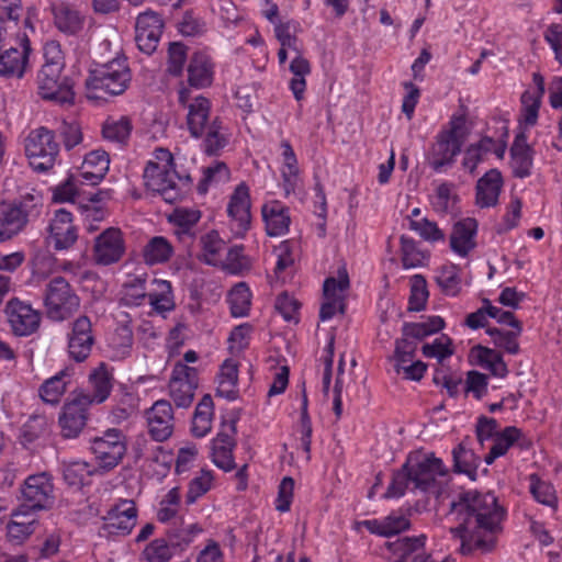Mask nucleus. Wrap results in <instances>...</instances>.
I'll list each match as a JSON object with an SVG mask.
<instances>
[{"instance_id": "f257e3e1", "label": "nucleus", "mask_w": 562, "mask_h": 562, "mask_svg": "<svg viewBox=\"0 0 562 562\" xmlns=\"http://www.w3.org/2000/svg\"><path fill=\"white\" fill-rule=\"evenodd\" d=\"M450 514L458 522L451 532L461 541L460 552L471 555L494 549L507 513L494 493L467 491L451 503Z\"/></svg>"}, {"instance_id": "f03ea898", "label": "nucleus", "mask_w": 562, "mask_h": 562, "mask_svg": "<svg viewBox=\"0 0 562 562\" xmlns=\"http://www.w3.org/2000/svg\"><path fill=\"white\" fill-rule=\"evenodd\" d=\"M143 177L146 188L159 194L167 203H176L184 194L182 179L177 173L173 156L167 148L159 147L154 150L153 159L147 161Z\"/></svg>"}, {"instance_id": "7ed1b4c3", "label": "nucleus", "mask_w": 562, "mask_h": 562, "mask_svg": "<svg viewBox=\"0 0 562 562\" xmlns=\"http://www.w3.org/2000/svg\"><path fill=\"white\" fill-rule=\"evenodd\" d=\"M468 136L467 115L452 114L448 123L438 132L430 147L428 161L432 170L442 172L451 167L461 154Z\"/></svg>"}, {"instance_id": "20e7f679", "label": "nucleus", "mask_w": 562, "mask_h": 562, "mask_svg": "<svg viewBox=\"0 0 562 562\" xmlns=\"http://www.w3.org/2000/svg\"><path fill=\"white\" fill-rule=\"evenodd\" d=\"M132 74L126 58H116L89 71L86 95L89 100L108 101L127 89Z\"/></svg>"}, {"instance_id": "39448f33", "label": "nucleus", "mask_w": 562, "mask_h": 562, "mask_svg": "<svg viewBox=\"0 0 562 562\" xmlns=\"http://www.w3.org/2000/svg\"><path fill=\"white\" fill-rule=\"evenodd\" d=\"M42 199L26 193L11 202H0V243L12 239L27 225L31 217L40 214Z\"/></svg>"}, {"instance_id": "423d86ee", "label": "nucleus", "mask_w": 562, "mask_h": 562, "mask_svg": "<svg viewBox=\"0 0 562 562\" xmlns=\"http://www.w3.org/2000/svg\"><path fill=\"white\" fill-rule=\"evenodd\" d=\"M406 463L409 464L412 491H418L426 495H438L440 493L441 486L438 477L448 474V469L440 458L430 452L422 458L409 457Z\"/></svg>"}, {"instance_id": "0eeeda50", "label": "nucleus", "mask_w": 562, "mask_h": 562, "mask_svg": "<svg viewBox=\"0 0 562 562\" xmlns=\"http://www.w3.org/2000/svg\"><path fill=\"white\" fill-rule=\"evenodd\" d=\"M44 305L48 318L61 322L69 318L80 306V299L64 277H54L47 283Z\"/></svg>"}, {"instance_id": "6e6552de", "label": "nucleus", "mask_w": 562, "mask_h": 562, "mask_svg": "<svg viewBox=\"0 0 562 562\" xmlns=\"http://www.w3.org/2000/svg\"><path fill=\"white\" fill-rule=\"evenodd\" d=\"M25 153L34 170L48 171L59 155V143L55 133L44 126L33 130L25 140Z\"/></svg>"}, {"instance_id": "1a4fd4ad", "label": "nucleus", "mask_w": 562, "mask_h": 562, "mask_svg": "<svg viewBox=\"0 0 562 562\" xmlns=\"http://www.w3.org/2000/svg\"><path fill=\"white\" fill-rule=\"evenodd\" d=\"M251 198L250 188L245 182L238 183L228 198L226 214L228 227L236 238H243L251 225Z\"/></svg>"}, {"instance_id": "9d476101", "label": "nucleus", "mask_w": 562, "mask_h": 562, "mask_svg": "<svg viewBox=\"0 0 562 562\" xmlns=\"http://www.w3.org/2000/svg\"><path fill=\"white\" fill-rule=\"evenodd\" d=\"M350 286L348 271L339 268L337 277H328L323 284L324 301L319 310V318L323 322L331 319L337 313H345L346 297Z\"/></svg>"}, {"instance_id": "9b49d317", "label": "nucleus", "mask_w": 562, "mask_h": 562, "mask_svg": "<svg viewBox=\"0 0 562 562\" xmlns=\"http://www.w3.org/2000/svg\"><path fill=\"white\" fill-rule=\"evenodd\" d=\"M60 69L42 66L37 74V89L42 99L58 104H72L75 92L72 82L68 77H61Z\"/></svg>"}, {"instance_id": "f8f14e48", "label": "nucleus", "mask_w": 562, "mask_h": 562, "mask_svg": "<svg viewBox=\"0 0 562 562\" xmlns=\"http://www.w3.org/2000/svg\"><path fill=\"white\" fill-rule=\"evenodd\" d=\"M90 449L98 465L111 470L121 462L126 452L125 436L119 429H108L102 436L91 440Z\"/></svg>"}, {"instance_id": "ddd939ff", "label": "nucleus", "mask_w": 562, "mask_h": 562, "mask_svg": "<svg viewBox=\"0 0 562 562\" xmlns=\"http://www.w3.org/2000/svg\"><path fill=\"white\" fill-rule=\"evenodd\" d=\"M178 101L187 109L186 123L190 135L194 138H202L205 134V127L212 122L210 99L203 95L190 99L188 89L181 88L178 93Z\"/></svg>"}, {"instance_id": "4468645a", "label": "nucleus", "mask_w": 562, "mask_h": 562, "mask_svg": "<svg viewBox=\"0 0 562 562\" xmlns=\"http://www.w3.org/2000/svg\"><path fill=\"white\" fill-rule=\"evenodd\" d=\"M198 370L181 361L175 363L169 381V393L178 407H189L198 387Z\"/></svg>"}, {"instance_id": "2eb2a0df", "label": "nucleus", "mask_w": 562, "mask_h": 562, "mask_svg": "<svg viewBox=\"0 0 562 562\" xmlns=\"http://www.w3.org/2000/svg\"><path fill=\"white\" fill-rule=\"evenodd\" d=\"M506 143L484 135L477 142L469 144L463 150L461 167L471 176L476 173L477 167L487 161L491 155L502 160L506 153Z\"/></svg>"}, {"instance_id": "dca6fc26", "label": "nucleus", "mask_w": 562, "mask_h": 562, "mask_svg": "<svg viewBox=\"0 0 562 562\" xmlns=\"http://www.w3.org/2000/svg\"><path fill=\"white\" fill-rule=\"evenodd\" d=\"M236 419L224 420L211 445L213 463L225 472L235 469L234 449L236 447Z\"/></svg>"}, {"instance_id": "f3484780", "label": "nucleus", "mask_w": 562, "mask_h": 562, "mask_svg": "<svg viewBox=\"0 0 562 562\" xmlns=\"http://www.w3.org/2000/svg\"><path fill=\"white\" fill-rule=\"evenodd\" d=\"M125 254V240L120 228L109 227L94 239L93 259L100 266L119 262Z\"/></svg>"}, {"instance_id": "a211bd4d", "label": "nucleus", "mask_w": 562, "mask_h": 562, "mask_svg": "<svg viewBox=\"0 0 562 562\" xmlns=\"http://www.w3.org/2000/svg\"><path fill=\"white\" fill-rule=\"evenodd\" d=\"M5 314L10 327L16 336H30L40 327V312L16 297L7 303Z\"/></svg>"}, {"instance_id": "6ab92c4d", "label": "nucleus", "mask_w": 562, "mask_h": 562, "mask_svg": "<svg viewBox=\"0 0 562 562\" xmlns=\"http://www.w3.org/2000/svg\"><path fill=\"white\" fill-rule=\"evenodd\" d=\"M53 491L54 485L48 473L27 476L21 488L24 506L30 509L47 508L53 503Z\"/></svg>"}, {"instance_id": "aec40b11", "label": "nucleus", "mask_w": 562, "mask_h": 562, "mask_svg": "<svg viewBox=\"0 0 562 562\" xmlns=\"http://www.w3.org/2000/svg\"><path fill=\"white\" fill-rule=\"evenodd\" d=\"M31 53V43L26 33L14 41L0 53V77L21 78L25 71V66Z\"/></svg>"}, {"instance_id": "412c9836", "label": "nucleus", "mask_w": 562, "mask_h": 562, "mask_svg": "<svg viewBox=\"0 0 562 562\" xmlns=\"http://www.w3.org/2000/svg\"><path fill=\"white\" fill-rule=\"evenodd\" d=\"M104 519L103 531L111 536H127L137 521V507L133 501L120 499L112 506Z\"/></svg>"}, {"instance_id": "4be33fe9", "label": "nucleus", "mask_w": 562, "mask_h": 562, "mask_svg": "<svg viewBox=\"0 0 562 562\" xmlns=\"http://www.w3.org/2000/svg\"><path fill=\"white\" fill-rule=\"evenodd\" d=\"M164 21L161 16L154 11L139 13L135 25V42L139 50L150 55L160 41L162 34Z\"/></svg>"}, {"instance_id": "5701e85b", "label": "nucleus", "mask_w": 562, "mask_h": 562, "mask_svg": "<svg viewBox=\"0 0 562 562\" xmlns=\"http://www.w3.org/2000/svg\"><path fill=\"white\" fill-rule=\"evenodd\" d=\"M89 407L88 398L77 395L64 405L58 418L63 437L70 439L79 436L86 426Z\"/></svg>"}, {"instance_id": "b1692460", "label": "nucleus", "mask_w": 562, "mask_h": 562, "mask_svg": "<svg viewBox=\"0 0 562 562\" xmlns=\"http://www.w3.org/2000/svg\"><path fill=\"white\" fill-rule=\"evenodd\" d=\"M53 23L57 31L65 36H79L85 30L87 18L74 4L56 1L50 5Z\"/></svg>"}, {"instance_id": "393cba45", "label": "nucleus", "mask_w": 562, "mask_h": 562, "mask_svg": "<svg viewBox=\"0 0 562 562\" xmlns=\"http://www.w3.org/2000/svg\"><path fill=\"white\" fill-rule=\"evenodd\" d=\"M148 432L158 442L167 440L173 432L175 417L171 404L166 400L156 401L146 411Z\"/></svg>"}, {"instance_id": "a878e982", "label": "nucleus", "mask_w": 562, "mask_h": 562, "mask_svg": "<svg viewBox=\"0 0 562 562\" xmlns=\"http://www.w3.org/2000/svg\"><path fill=\"white\" fill-rule=\"evenodd\" d=\"M94 344L91 321L88 316H79L71 325L68 334V352L71 359L77 362L85 361Z\"/></svg>"}, {"instance_id": "bb28decb", "label": "nucleus", "mask_w": 562, "mask_h": 562, "mask_svg": "<svg viewBox=\"0 0 562 562\" xmlns=\"http://www.w3.org/2000/svg\"><path fill=\"white\" fill-rule=\"evenodd\" d=\"M49 238L56 250L71 248L78 239V228L72 213L66 209L56 210L49 223Z\"/></svg>"}, {"instance_id": "cd10ccee", "label": "nucleus", "mask_w": 562, "mask_h": 562, "mask_svg": "<svg viewBox=\"0 0 562 562\" xmlns=\"http://www.w3.org/2000/svg\"><path fill=\"white\" fill-rule=\"evenodd\" d=\"M533 87L522 92L520 97L519 123L532 127L539 119V111L546 92L544 78L539 72L532 74Z\"/></svg>"}, {"instance_id": "c85d7f7f", "label": "nucleus", "mask_w": 562, "mask_h": 562, "mask_svg": "<svg viewBox=\"0 0 562 562\" xmlns=\"http://www.w3.org/2000/svg\"><path fill=\"white\" fill-rule=\"evenodd\" d=\"M479 224L473 217L457 221L449 237L451 251L460 258H467L476 248Z\"/></svg>"}, {"instance_id": "c756f323", "label": "nucleus", "mask_w": 562, "mask_h": 562, "mask_svg": "<svg viewBox=\"0 0 562 562\" xmlns=\"http://www.w3.org/2000/svg\"><path fill=\"white\" fill-rule=\"evenodd\" d=\"M282 162L280 166L281 181L279 187L283 192L284 198H289L294 194L296 189L300 187L301 171L296 154L288 139H282L280 143Z\"/></svg>"}, {"instance_id": "7c9ffc66", "label": "nucleus", "mask_w": 562, "mask_h": 562, "mask_svg": "<svg viewBox=\"0 0 562 562\" xmlns=\"http://www.w3.org/2000/svg\"><path fill=\"white\" fill-rule=\"evenodd\" d=\"M261 216L266 233L270 237L284 236L290 231V209L279 200H270L262 204Z\"/></svg>"}, {"instance_id": "2f4dec72", "label": "nucleus", "mask_w": 562, "mask_h": 562, "mask_svg": "<svg viewBox=\"0 0 562 562\" xmlns=\"http://www.w3.org/2000/svg\"><path fill=\"white\" fill-rule=\"evenodd\" d=\"M504 178L497 168L487 170L476 182L475 204L480 209L494 207L499 202Z\"/></svg>"}, {"instance_id": "473e14b6", "label": "nucleus", "mask_w": 562, "mask_h": 562, "mask_svg": "<svg viewBox=\"0 0 562 562\" xmlns=\"http://www.w3.org/2000/svg\"><path fill=\"white\" fill-rule=\"evenodd\" d=\"M359 524L372 535L391 538L395 535L408 530L411 527V519L406 514L398 510L391 512L385 517L366 519Z\"/></svg>"}, {"instance_id": "72a5a7b5", "label": "nucleus", "mask_w": 562, "mask_h": 562, "mask_svg": "<svg viewBox=\"0 0 562 562\" xmlns=\"http://www.w3.org/2000/svg\"><path fill=\"white\" fill-rule=\"evenodd\" d=\"M188 82L195 89L207 88L213 83L215 64L212 57L204 52H195L188 64Z\"/></svg>"}, {"instance_id": "f704fd0d", "label": "nucleus", "mask_w": 562, "mask_h": 562, "mask_svg": "<svg viewBox=\"0 0 562 562\" xmlns=\"http://www.w3.org/2000/svg\"><path fill=\"white\" fill-rule=\"evenodd\" d=\"M533 154L527 136L524 133L517 134L510 147V168L515 178L525 179L531 176Z\"/></svg>"}, {"instance_id": "c9c22d12", "label": "nucleus", "mask_w": 562, "mask_h": 562, "mask_svg": "<svg viewBox=\"0 0 562 562\" xmlns=\"http://www.w3.org/2000/svg\"><path fill=\"white\" fill-rule=\"evenodd\" d=\"M89 384L91 385L92 393H79L77 396L87 397L89 405L101 404L105 402L109 398L113 387L112 370L105 363H100L89 374Z\"/></svg>"}, {"instance_id": "e433bc0d", "label": "nucleus", "mask_w": 562, "mask_h": 562, "mask_svg": "<svg viewBox=\"0 0 562 562\" xmlns=\"http://www.w3.org/2000/svg\"><path fill=\"white\" fill-rule=\"evenodd\" d=\"M109 154L103 149H94L86 154L79 171L81 182L98 184L109 170Z\"/></svg>"}, {"instance_id": "4c0bfd02", "label": "nucleus", "mask_w": 562, "mask_h": 562, "mask_svg": "<svg viewBox=\"0 0 562 562\" xmlns=\"http://www.w3.org/2000/svg\"><path fill=\"white\" fill-rule=\"evenodd\" d=\"M469 358L473 364L487 370L496 378H505L508 373L503 356L495 349L476 345L471 348Z\"/></svg>"}, {"instance_id": "58836bf2", "label": "nucleus", "mask_w": 562, "mask_h": 562, "mask_svg": "<svg viewBox=\"0 0 562 562\" xmlns=\"http://www.w3.org/2000/svg\"><path fill=\"white\" fill-rule=\"evenodd\" d=\"M525 439L522 430L516 426H506L493 439L490 451L484 457V462L492 465L498 458L504 457L508 450Z\"/></svg>"}, {"instance_id": "ea45409f", "label": "nucleus", "mask_w": 562, "mask_h": 562, "mask_svg": "<svg viewBox=\"0 0 562 562\" xmlns=\"http://www.w3.org/2000/svg\"><path fill=\"white\" fill-rule=\"evenodd\" d=\"M216 395L228 401L238 397V366L233 359H226L216 376Z\"/></svg>"}, {"instance_id": "a19ab883", "label": "nucleus", "mask_w": 562, "mask_h": 562, "mask_svg": "<svg viewBox=\"0 0 562 562\" xmlns=\"http://www.w3.org/2000/svg\"><path fill=\"white\" fill-rule=\"evenodd\" d=\"M427 536L420 533L418 536H405L387 543L389 551L396 557L401 562L411 561L414 557L425 553V546Z\"/></svg>"}, {"instance_id": "79ce46f5", "label": "nucleus", "mask_w": 562, "mask_h": 562, "mask_svg": "<svg viewBox=\"0 0 562 562\" xmlns=\"http://www.w3.org/2000/svg\"><path fill=\"white\" fill-rule=\"evenodd\" d=\"M70 382V370H60L42 383L38 389V395L46 404L56 405L60 402Z\"/></svg>"}, {"instance_id": "37998d69", "label": "nucleus", "mask_w": 562, "mask_h": 562, "mask_svg": "<svg viewBox=\"0 0 562 562\" xmlns=\"http://www.w3.org/2000/svg\"><path fill=\"white\" fill-rule=\"evenodd\" d=\"M453 471L467 475L471 481H476L481 458L464 442L458 443L452 450Z\"/></svg>"}, {"instance_id": "c03bdc74", "label": "nucleus", "mask_w": 562, "mask_h": 562, "mask_svg": "<svg viewBox=\"0 0 562 562\" xmlns=\"http://www.w3.org/2000/svg\"><path fill=\"white\" fill-rule=\"evenodd\" d=\"M133 130L128 116H109L102 124V136L105 140L123 147L127 144Z\"/></svg>"}, {"instance_id": "a18cd8bd", "label": "nucleus", "mask_w": 562, "mask_h": 562, "mask_svg": "<svg viewBox=\"0 0 562 562\" xmlns=\"http://www.w3.org/2000/svg\"><path fill=\"white\" fill-rule=\"evenodd\" d=\"M289 69L293 77L289 81V89L294 99L300 102L305 98L306 77L311 74L312 67L310 61L299 52L291 60Z\"/></svg>"}, {"instance_id": "49530a36", "label": "nucleus", "mask_w": 562, "mask_h": 562, "mask_svg": "<svg viewBox=\"0 0 562 562\" xmlns=\"http://www.w3.org/2000/svg\"><path fill=\"white\" fill-rule=\"evenodd\" d=\"M214 403L211 395L205 394L198 403L191 424V432L195 438H203L212 430Z\"/></svg>"}, {"instance_id": "de8ad7c7", "label": "nucleus", "mask_w": 562, "mask_h": 562, "mask_svg": "<svg viewBox=\"0 0 562 562\" xmlns=\"http://www.w3.org/2000/svg\"><path fill=\"white\" fill-rule=\"evenodd\" d=\"M148 303L159 314L175 308L173 293L170 281L154 279L148 290Z\"/></svg>"}, {"instance_id": "09e8293b", "label": "nucleus", "mask_w": 562, "mask_h": 562, "mask_svg": "<svg viewBox=\"0 0 562 562\" xmlns=\"http://www.w3.org/2000/svg\"><path fill=\"white\" fill-rule=\"evenodd\" d=\"M203 151L209 156H217L228 145L229 138L223 122L220 117H214L210 125L205 127V134L202 136Z\"/></svg>"}, {"instance_id": "8fccbe9b", "label": "nucleus", "mask_w": 562, "mask_h": 562, "mask_svg": "<svg viewBox=\"0 0 562 562\" xmlns=\"http://www.w3.org/2000/svg\"><path fill=\"white\" fill-rule=\"evenodd\" d=\"M251 299L252 293L246 282L235 284L229 290L226 297L231 315L234 318L248 316L251 307Z\"/></svg>"}, {"instance_id": "3c124183", "label": "nucleus", "mask_w": 562, "mask_h": 562, "mask_svg": "<svg viewBox=\"0 0 562 562\" xmlns=\"http://www.w3.org/2000/svg\"><path fill=\"white\" fill-rule=\"evenodd\" d=\"M201 254L200 259L210 266H218L223 262V250L225 241L221 238L217 231H210L200 238Z\"/></svg>"}, {"instance_id": "603ef678", "label": "nucleus", "mask_w": 562, "mask_h": 562, "mask_svg": "<svg viewBox=\"0 0 562 562\" xmlns=\"http://www.w3.org/2000/svg\"><path fill=\"white\" fill-rule=\"evenodd\" d=\"M528 481L529 492L535 501L555 510L559 502L553 484L542 480L537 473L529 474Z\"/></svg>"}, {"instance_id": "864d4df0", "label": "nucleus", "mask_w": 562, "mask_h": 562, "mask_svg": "<svg viewBox=\"0 0 562 562\" xmlns=\"http://www.w3.org/2000/svg\"><path fill=\"white\" fill-rule=\"evenodd\" d=\"M173 254V248L167 238L153 237L143 249V258L147 265H157L168 261Z\"/></svg>"}, {"instance_id": "5fc2aeb1", "label": "nucleus", "mask_w": 562, "mask_h": 562, "mask_svg": "<svg viewBox=\"0 0 562 562\" xmlns=\"http://www.w3.org/2000/svg\"><path fill=\"white\" fill-rule=\"evenodd\" d=\"M445 327V321L440 316H429L424 322L405 323L403 326V336L407 339H424L430 335L440 331Z\"/></svg>"}, {"instance_id": "6e6d98bb", "label": "nucleus", "mask_w": 562, "mask_h": 562, "mask_svg": "<svg viewBox=\"0 0 562 562\" xmlns=\"http://www.w3.org/2000/svg\"><path fill=\"white\" fill-rule=\"evenodd\" d=\"M175 552V544L165 538H156L146 544L140 557L145 562H170Z\"/></svg>"}, {"instance_id": "4d7b16f0", "label": "nucleus", "mask_w": 562, "mask_h": 562, "mask_svg": "<svg viewBox=\"0 0 562 562\" xmlns=\"http://www.w3.org/2000/svg\"><path fill=\"white\" fill-rule=\"evenodd\" d=\"M436 282L447 296H457L461 291V277L458 266L453 263L442 266L436 274Z\"/></svg>"}, {"instance_id": "13d9d810", "label": "nucleus", "mask_w": 562, "mask_h": 562, "mask_svg": "<svg viewBox=\"0 0 562 562\" xmlns=\"http://www.w3.org/2000/svg\"><path fill=\"white\" fill-rule=\"evenodd\" d=\"M222 265L226 272L234 276H243L251 269V260L245 255L243 245L231 247Z\"/></svg>"}, {"instance_id": "bf43d9fd", "label": "nucleus", "mask_w": 562, "mask_h": 562, "mask_svg": "<svg viewBox=\"0 0 562 562\" xmlns=\"http://www.w3.org/2000/svg\"><path fill=\"white\" fill-rule=\"evenodd\" d=\"M148 297L146 280L142 277H135L123 286L121 302L125 306H140Z\"/></svg>"}, {"instance_id": "052dcab7", "label": "nucleus", "mask_w": 562, "mask_h": 562, "mask_svg": "<svg viewBox=\"0 0 562 562\" xmlns=\"http://www.w3.org/2000/svg\"><path fill=\"white\" fill-rule=\"evenodd\" d=\"M401 252L405 269L422 267L428 259V256L418 247L416 240L405 235L401 236Z\"/></svg>"}, {"instance_id": "680f3d73", "label": "nucleus", "mask_w": 562, "mask_h": 562, "mask_svg": "<svg viewBox=\"0 0 562 562\" xmlns=\"http://www.w3.org/2000/svg\"><path fill=\"white\" fill-rule=\"evenodd\" d=\"M412 485V475L409 472V464L406 462L392 474V480L384 493V498L398 499L403 497Z\"/></svg>"}, {"instance_id": "e2e57ef3", "label": "nucleus", "mask_w": 562, "mask_h": 562, "mask_svg": "<svg viewBox=\"0 0 562 562\" xmlns=\"http://www.w3.org/2000/svg\"><path fill=\"white\" fill-rule=\"evenodd\" d=\"M408 228L415 232L422 239L430 244L446 240V234L440 229L436 222L424 217L420 220L408 221Z\"/></svg>"}, {"instance_id": "0e129e2a", "label": "nucleus", "mask_w": 562, "mask_h": 562, "mask_svg": "<svg viewBox=\"0 0 562 562\" xmlns=\"http://www.w3.org/2000/svg\"><path fill=\"white\" fill-rule=\"evenodd\" d=\"M201 218V212L196 209L177 207L169 215V222L177 227L176 233L188 234Z\"/></svg>"}, {"instance_id": "69168bd1", "label": "nucleus", "mask_w": 562, "mask_h": 562, "mask_svg": "<svg viewBox=\"0 0 562 562\" xmlns=\"http://www.w3.org/2000/svg\"><path fill=\"white\" fill-rule=\"evenodd\" d=\"M181 502L180 488L178 486L170 488L159 503L157 509V520L166 524L176 518Z\"/></svg>"}, {"instance_id": "338daca9", "label": "nucleus", "mask_w": 562, "mask_h": 562, "mask_svg": "<svg viewBox=\"0 0 562 562\" xmlns=\"http://www.w3.org/2000/svg\"><path fill=\"white\" fill-rule=\"evenodd\" d=\"M64 480L69 486L81 487L92 474L91 465L83 461H74L64 467Z\"/></svg>"}, {"instance_id": "774afa93", "label": "nucleus", "mask_w": 562, "mask_h": 562, "mask_svg": "<svg viewBox=\"0 0 562 562\" xmlns=\"http://www.w3.org/2000/svg\"><path fill=\"white\" fill-rule=\"evenodd\" d=\"M188 60V47L180 42L169 44L167 58V72L173 77H179L184 70Z\"/></svg>"}]
</instances>
